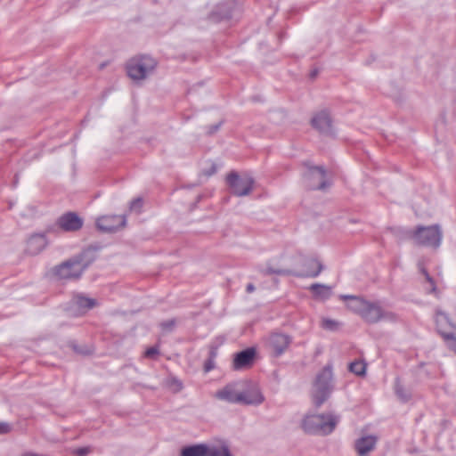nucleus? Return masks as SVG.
<instances>
[{"label": "nucleus", "mask_w": 456, "mask_h": 456, "mask_svg": "<svg viewBox=\"0 0 456 456\" xmlns=\"http://www.w3.org/2000/svg\"><path fill=\"white\" fill-rule=\"evenodd\" d=\"M340 421V416L333 412L309 414L302 420L303 429L309 434L328 436Z\"/></svg>", "instance_id": "obj_3"}, {"label": "nucleus", "mask_w": 456, "mask_h": 456, "mask_svg": "<svg viewBox=\"0 0 456 456\" xmlns=\"http://www.w3.org/2000/svg\"><path fill=\"white\" fill-rule=\"evenodd\" d=\"M174 325H175V322L174 321H168V322H163L161 324L162 328L165 329V330H171Z\"/></svg>", "instance_id": "obj_33"}, {"label": "nucleus", "mask_w": 456, "mask_h": 456, "mask_svg": "<svg viewBox=\"0 0 456 456\" xmlns=\"http://www.w3.org/2000/svg\"><path fill=\"white\" fill-rule=\"evenodd\" d=\"M21 456H45V455L38 454V453H36L33 452H26Z\"/></svg>", "instance_id": "obj_37"}, {"label": "nucleus", "mask_w": 456, "mask_h": 456, "mask_svg": "<svg viewBox=\"0 0 456 456\" xmlns=\"http://www.w3.org/2000/svg\"><path fill=\"white\" fill-rule=\"evenodd\" d=\"M312 125L322 133L330 134L332 132L331 118L325 110L317 113L312 118Z\"/></svg>", "instance_id": "obj_18"}, {"label": "nucleus", "mask_w": 456, "mask_h": 456, "mask_svg": "<svg viewBox=\"0 0 456 456\" xmlns=\"http://www.w3.org/2000/svg\"><path fill=\"white\" fill-rule=\"evenodd\" d=\"M435 322L437 331L443 338L446 336V333H452L456 330V324L452 323L444 312H436Z\"/></svg>", "instance_id": "obj_17"}, {"label": "nucleus", "mask_w": 456, "mask_h": 456, "mask_svg": "<svg viewBox=\"0 0 456 456\" xmlns=\"http://www.w3.org/2000/svg\"><path fill=\"white\" fill-rule=\"evenodd\" d=\"M166 386L174 393L180 392L183 387V382L175 377L167 379Z\"/></svg>", "instance_id": "obj_24"}, {"label": "nucleus", "mask_w": 456, "mask_h": 456, "mask_svg": "<svg viewBox=\"0 0 456 456\" xmlns=\"http://www.w3.org/2000/svg\"><path fill=\"white\" fill-rule=\"evenodd\" d=\"M156 61L150 56L133 58L127 63V74L134 81L146 78L155 69Z\"/></svg>", "instance_id": "obj_8"}, {"label": "nucleus", "mask_w": 456, "mask_h": 456, "mask_svg": "<svg viewBox=\"0 0 456 456\" xmlns=\"http://www.w3.org/2000/svg\"><path fill=\"white\" fill-rule=\"evenodd\" d=\"M143 201H132L129 207L130 212L140 214L142 209Z\"/></svg>", "instance_id": "obj_30"}, {"label": "nucleus", "mask_w": 456, "mask_h": 456, "mask_svg": "<svg viewBox=\"0 0 456 456\" xmlns=\"http://www.w3.org/2000/svg\"><path fill=\"white\" fill-rule=\"evenodd\" d=\"M96 252L93 248H86L79 255L67 260L56 266L54 275L60 280L78 279L84 271L95 260Z\"/></svg>", "instance_id": "obj_1"}, {"label": "nucleus", "mask_w": 456, "mask_h": 456, "mask_svg": "<svg viewBox=\"0 0 456 456\" xmlns=\"http://www.w3.org/2000/svg\"><path fill=\"white\" fill-rule=\"evenodd\" d=\"M323 270L322 262L314 256L305 257L303 261V269L298 273H292L297 277H317Z\"/></svg>", "instance_id": "obj_14"}, {"label": "nucleus", "mask_w": 456, "mask_h": 456, "mask_svg": "<svg viewBox=\"0 0 456 456\" xmlns=\"http://www.w3.org/2000/svg\"><path fill=\"white\" fill-rule=\"evenodd\" d=\"M229 16H230V12L224 14V17H229Z\"/></svg>", "instance_id": "obj_39"}, {"label": "nucleus", "mask_w": 456, "mask_h": 456, "mask_svg": "<svg viewBox=\"0 0 456 456\" xmlns=\"http://www.w3.org/2000/svg\"><path fill=\"white\" fill-rule=\"evenodd\" d=\"M181 456H232L228 444L220 441L218 444H199L184 447Z\"/></svg>", "instance_id": "obj_6"}, {"label": "nucleus", "mask_w": 456, "mask_h": 456, "mask_svg": "<svg viewBox=\"0 0 456 456\" xmlns=\"http://www.w3.org/2000/svg\"><path fill=\"white\" fill-rule=\"evenodd\" d=\"M218 170V166L214 162H208L207 166L202 168L200 175L208 178L215 175Z\"/></svg>", "instance_id": "obj_25"}, {"label": "nucleus", "mask_w": 456, "mask_h": 456, "mask_svg": "<svg viewBox=\"0 0 456 456\" xmlns=\"http://www.w3.org/2000/svg\"><path fill=\"white\" fill-rule=\"evenodd\" d=\"M12 427L8 422H0V435L11 432Z\"/></svg>", "instance_id": "obj_31"}, {"label": "nucleus", "mask_w": 456, "mask_h": 456, "mask_svg": "<svg viewBox=\"0 0 456 456\" xmlns=\"http://www.w3.org/2000/svg\"><path fill=\"white\" fill-rule=\"evenodd\" d=\"M349 370L357 376H364L366 373V363L363 361H354L349 364Z\"/></svg>", "instance_id": "obj_23"}, {"label": "nucleus", "mask_w": 456, "mask_h": 456, "mask_svg": "<svg viewBox=\"0 0 456 456\" xmlns=\"http://www.w3.org/2000/svg\"><path fill=\"white\" fill-rule=\"evenodd\" d=\"M340 298L348 300L347 307L367 322L375 323L387 316L385 311L378 303L370 302L352 295H341Z\"/></svg>", "instance_id": "obj_2"}, {"label": "nucleus", "mask_w": 456, "mask_h": 456, "mask_svg": "<svg viewBox=\"0 0 456 456\" xmlns=\"http://www.w3.org/2000/svg\"><path fill=\"white\" fill-rule=\"evenodd\" d=\"M332 370L330 366L324 367L316 376L314 384L312 397L316 407H320L328 400L332 390Z\"/></svg>", "instance_id": "obj_5"}, {"label": "nucleus", "mask_w": 456, "mask_h": 456, "mask_svg": "<svg viewBox=\"0 0 456 456\" xmlns=\"http://www.w3.org/2000/svg\"><path fill=\"white\" fill-rule=\"evenodd\" d=\"M309 289L313 292L314 297L318 299H328L331 296V288L325 284H312Z\"/></svg>", "instance_id": "obj_22"}, {"label": "nucleus", "mask_w": 456, "mask_h": 456, "mask_svg": "<svg viewBox=\"0 0 456 456\" xmlns=\"http://www.w3.org/2000/svg\"><path fill=\"white\" fill-rule=\"evenodd\" d=\"M255 354L256 352L254 348H247L246 350L236 354L232 363L233 369L241 370L251 365Z\"/></svg>", "instance_id": "obj_19"}, {"label": "nucleus", "mask_w": 456, "mask_h": 456, "mask_svg": "<svg viewBox=\"0 0 456 456\" xmlns=\"http://www.w3.org/2000/svg\"><path fill=\"white\" fill-rule=\"evenodd\" d=\"M221 126V123L216 125V126H213L209 128V131H208V134H214L215 132H216L218 130V128L220 127Z\"/></svg>", "instance_id": "obj_35"}, {"label": "nucleus", "mask_w": 456, "mask_h": 456, "mask_svg": "<svg viewBox=\"0 0 456 456\" xmlns=\"http://www.w3.org/2000/svg\"><path fill=\"white\" fill-rule=\"evenodd\" d=\"M88 452V449L87 448H80L77 451V453L80 456H84L86 455V453Z\"/></svg>", "instance_id": "obj_34"}, {"label": "nucleus", "mask_w": 456, "mask_h": 456, "mask_svg": "<svg viewBox=\"0 0 456 456\" xmlns=\"http://www.w3.org/2000/svg\"><path fill=\"white\" fill-rule=\"evenodd\" d=\"M244 386V381L238 380L227 384L222 389L216 391V398L225 401L230 403H238L240 402L241 388Z\"/></svg>", "instance_id": "obj_12"}, {"label": "nucleus", "mask_w": 456, "mask_h": 456, "mask_svg": "<svg viewBox=\"0 0 456 456\" xmlns=\"http://www.w3.org/2000/svg\"><path fill=\"white\" fill-rule=\"evenodd\" d=\"M226 183L237 197H244L253 189L254 179L247 173L231 172L226 176Z\"/></svg>", "instance_id": "obj_9"}, {"label": "nucleus", "mask_w": 456, "mask_h": 456, "mask_svg": "<svg viewBox=\"0 0 456 456\" xmlns=\"http://www.w3.org/2000/svg\"><path fill=\"white\" fill-rule=\"evenodd\" d=\"M303 178L305 185L310 190H325L331 183L330 175L323 167H307Z\"/></svg>", "instance_id": "obj_7"}, {"label": "nucleus", "mask_w": 456, "mask_h": 456, "mask_svg": "<svg viewBox=\"0 0 456 456\" xmlns=\"http://www.w3.org/2000/svg\"><path fill=\"white\" fill-rule=\"evenodd\" d=\"M376 443V436H366L357 439L354 447L359 456H367L374 450Z\"/></svg>", "instance_id": "obj_20"}, {"label": "nucleus", "mask_w": 456, "mask_h": 456, "mask_svg": "<svg viewBox=\"0 0 456 456\" xmlns=\"http://www.w3.org/2000/svg\"><path fill=\"white\" fill-rule=\"evenodd\" d=\"M243 381L239 404L257 406L263 403L265 396L259 387L251 381Z\"/></svg>", "instance_id": "obj_11"}, {"label": "nucleus", "mask_w": 456, "mask_h": 456, "mask_svg": "<svg viewBox=\"0 0 456 456\" xmlns=\"http://www.w3.org/2000/svg\"><path fill=\"white\" fill-rule=\"evenodd\" d=\"M255 290V286L252 283H248L246 287V291L248 293H252Z\"/></svg>", "instance_id": "obj_36"}, {"label": "nucleus", "mask_w": 456, "mask_h": 456, "mask_svg": "<svg viewBox=\"0 0 456 456\" xmlns=\"http://www.w3.org/2000/svg\"><path fill=\"white\" fill-rule=\"evenodd\" d=\"M158 354H159V349L157 347L152 346V347L148 348L145 351L144 355H145V357L152 358L155 355H157Z\"/></svg>", "instance_id": "obj_32"}, {"label": "nucleus", "mask_w": 456, "mask_h": 456, "mask_svg": "<svg viewBox=\"0 0 456 456\" xmlns=\"http://www.w3.org/2000/svg\"><path fill=\"white\" fill-rule=\"evenodd\" d=\"M421 272L424 274L426 281L428 282L429 285L428 288H427V289L430 292H435L436 288L433 278L428 274V273L425 269L422 268Z\"/></svg>", "instance_id": "obj_28"}, {"label": "nucleus", "mask_w": 456, "mask_h": 456, "mask_svg": "<svg viewBox=\"0 0 456 456\" xmlns=\"http://www.w3.org/2000/svg\"><path fill=\"white\" fill-rule=\"evenodd\" d=\"M443 338L446 342L447 346L456 352V330L452 333H446V336Z\"/></svg>", "instance_id": "obj_26"}, {"label": "nucleus", "mask_w": 456, "mask_h": 456, "mask_svg": "<svg viewBox=\"0 0 456 456\" xmlns=\"http://www.w3.org/2000/svg\"><path fill=\"white\" fill-rule=\"evenodd\" d=\"M212 368H213V365H212L211 362L206 363V365H205L206 371H209Z\"/></svg>", "instance_id": "obj_38"}, {"label": "nucleus", "mask_w": 456, "mask_h": 456, "mask_svg": "<svg viewBox=\"0 0 456 456\" xmlns=\"http://www.w3.org/2000/svg\"><path fill=\"white\" fill-rule=\"evenodd\" d=\"M403 234L416 244L433 248H439L443 239V232L439 224L418 226L415 230L405 231Z\"/></svg>", "instance_id": "obj_4"}, {"label": "nucleus", "mask_w": 456, "mask_h": 456, "mask_svg": "<svg viewBox=\"0 0 456 456\" xmlns=\"http://www.w3.org/2000/svg\"><path fill=\"white\" fill-rule=\"evenodd\" d=\"M96 228L104 233H115L126 226V215H103L96 218Z\"/></svg>", "instance_id": "obj_10"}, {"label": "nucleus", "mask_w": 456, "mask_h": 456, "mask_svg": "<svg viewBox=\"0 0 456 456\" xmlns=\"http://www.w3.org/2000/svg\"><path fill=\"white\" fill-rule=\"evenodd\" d=\"M264 274H280V275H285V274H291L292 272L286 269H274L273 267H267L263 271Z\"/></svg>", "instance_id": "obj_27"}, {"label": "nucleus", "mask_w": 456, "mask_h": 456, "mask_svg": "<svg viewBox=\"0 0 456 456\" xmlns=\"http://www.w3.org/2000/svg\"><path fill=\"white\" fill-rule=\"evenodd\" d=\"M322 326L323 329L333 330L338 327V322L330 319H323Z\"/></svg>", "instance_id": "obj_29"}, {"label": "nucleus", "mask_w": 456, "mask_h": 456, "mask_svg": "<svg viewBox=\"0 0 456 456\" xmlns=\"http://www.w3.org/2000/svg\"><path fill=\"white\" fill-rule=\"evenodd\" d=\"M96 305V301L93 298H89L84 297L82 295H76L71 300V309L70 311L74 313V314H83L86 311L92 309Z\"/></svg>", "instance_id": "obj_15"}, {"label": "nucleus", "mask_w": 456, "mask_h": 456, "mask_svg": "<svg viewBox=\"0 0 456 456\" xmlns=\"http://www.w3.org/2000/svg\"><path fill=\"white\" fill-rule=\"evenodd\" d=\"M289 343V337L281 333H274L269 338V345L277 355L281 354Z\"/></svg>", "instance_id": "obj_21"}, {"label": "nucleus", "mask_w": 456, "mask_h": 456, "mask_svg": "<svg viewBox=\"0 0 456 456\" xmlns=\"http://www.w3.org/2000/svg\"><path fill=\"white\" fill-rule=\"evenodd\" d=\"M83 219L75 212H67L61 215L57 224L65 232H76L82 228Z\"/></svg>", "instance_id": "obj_13"}, {"label": "nucleus", "mask_w": 456, "mask_h": 456, "mask_svg": "<svg viewBox=\"0 0 456 456\" xmlns=\"http://www.w3.org/2000/svg\"><path fill=\"white\" fill-rule=\"evenodd\" d=\"M47 243L45 234L36 233L28 238L26 250L30 255H37L45 248Z\"/></svg>", "instance_id": "obj_16"}]
</instances>
